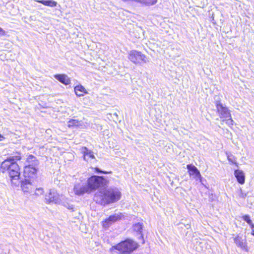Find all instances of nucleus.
Masks as SVG:
<instances>
[{"mask_svg": "<svg viewBox=\"0 0 254 254\" xmlns=\"http://www.w3.org/2000/svg\"><path fill=\"white\" fill-rule=\"evenodd\" d=\"M4 138L3 136L0 134V140H2Z\"/></svg>", "mask_w": 254, "mask_h": 254, "instance_id": "cd10ccee", "label": "nucleus"}, {"mask_svg": "<svg viewBox=\"0 0 254 254\" xmlns=\"http://www.w3.org/2000/svg\"><path fill=\"white\" fill-rule=\"evenodd\" d=\"M234 240L235 243L238 247L241 248L246 252H249V248L248 247L246 241L243 240L241 237H240L239 235H237L234 238Z\"/></svg>", "mask_w": 254, "mask_h": 254, "instance_id": "ddd939ff", "label": "nucleus"}, {"mask_svg": "<svg viewBox=\"0 0 254 254\" xmlns=\"http://www.w3.org/2000/svg\"><path fill=\"white\" fill-rule=\"evenodd\" d=\"M58 194L54 190H50L48 194L45 196V201L47 204L56 202L58 200Z\"/></svg>", "mask_w": 254, "mask_h": 254, "instance_id": "9b49d317", "label": "nucleus"}, {"mask_svg": "<svg viewBox=\"0 0 254 254\" xmlns=\"http://www.w3.org/2000/svg\"><path fill=\"white\" fill-rule=\"evenodd\" d=\"M36 1L43 5L51 7H56L57 5V2L53 0H37Z\"/></svg>", "mask_w": 254, "mask_h": 254, "instance_id": "a211bd4d", "label": "nucleus"}, {"mask_svg": "<svg viewBox=\"0 0 254 254\" xmlns=\"http://www.w3.org/2000/svg\"><path fill=\"white\" fill-rule=\"evenodd\" d=\"M138 248V244L130 239H126L110 249V252L117 250L119 254H130Z\"/></svg>", "mask_w": 254, "mask_h": 254, "instance_id": "20e7f679", "label": "nucleus"}, {"mask_svg": "<svg viewBox=\"0 0 254 254\" xmlns=\"http://www.w3.org/2000/svg\"><path fill=\"white\" fill-rule=\"evenodd\" d=\"M21 159V153L15 151L12 154V156L4 160L0 164V171L2 173H7L12 185H15L20 178V167L17 162L20 161Z\"/></svg>", "mask_w": 254, "mask_h": 254, "instance_id": "f257e3e1", "label": "nucleus"}, {"mask_svg": "<svg viewBox=\"0 0 254 254\" xmlns=\"http://www.w3.org/2000/svg\"><path fill=\"white\" fill-rule=\"evenodd\" d=\"M227 159L228 161L230 162L231 163L235 165L237 167L238 166V163L235 161V158L234 157L231 158L230 156H228Z\"/></svg>", "mask_w": 254, "mask_h": 254, "instance_id": "b1692460", "label": "nucleus"}, {"mask_svg": "<svg viewBox=\"0 0 254 254\" xmlns=\"http://www.w3.org/2000/svg\"><path fill=\"white\" fill-rule=\"evenodd\" d=\"M44 193V190L42 188H39L36 190L35 194L36 195H40L43 194Z\"/></svg>", "mask_w": 254, "mask_h": 254, "instance_id": "5701e85b", "label": "nucleus"}, {"mask_svg": "<svg viewBox=\"0 0 254 254\" xmlns=\"http://www.w3.org/2000/svg\"><path fill=\"white\" fill-rule=\"evenodd\" d=\"M132 230L134 232L139 234H141L143 230V223H136L132 225Z\"/></svg>", "mask_w": 254, "mask_h": 254, "instance_id": "6ab92c4d", "label": "nucleus"}, {"mask_svg": "<svg viewBox=\"0 0 254 254\" xmlns=\"http://www.w3.org/2000/svg\"><path fill=\"white\" fill-rule=\"evenodd\" d=\"M234 175L237 182L241 185H243L245 183V175L244 172L241 170H236L234 171Z\"/></svg>", "mask_w": 254, "mask_h": 254, "instance_id": "dca6fc26", "label": "nucleus"}, {"mask_svg": "<svg viewBox=\"0 0 254 254\" xmlns=\"http://www.w3.org/2000/svg\"><path fill=\"white\" fill-rule=\"evenodd\" d=\"M106 182L103 176H92L87 182L88 188L91 190H96Z\"/></svg>", "mask_w": 254, "mask_h": 254, "instance_id": "0eeeda50", "label": "nucleus"}, {"mask_svg": "<svg viewBox=\"0 0 254 254\" xmlns=\"http://www.w3.org/2000/svg\"><path fill=\"white\" fill-rule=\"evenodd\" d=\"M216 107L217 112L219 114L220 118L223 119L222 122L226 121L227 124L232 125L233 124V121L232 119L230 112L228 108L224 107L220 102L216 104Z\"/></svg>", "mask_w": 254, "mask_h": 254, "instance_id": "423d86ee", "label": "nucleus"}, {"mask_svg": "<svg viewBox=\"0 0 254 254\" xmlns=\"http://www.w3.org/2000/svg\"><path fill=\"white\" fill-rule=\"evenodd\" d=\"M31 181L24 179L21 184V189L25 192H30L34 189V187L32 184Z\"/></svg>", "mask_w": 254, "mask_h": 254, "instance_id": "f8f14e48", "label": "nucleus"}, {"mask_svg": "<svg viewBox=\"0 0 254 254\" xmlns=\"http://www.w3.org/2000/svg\"><path fill=\"white\" fill-rule=\"evenodd\" d=\"M54 77L59 82L65 85H68L71 83L70 78L66 74H57L54 75Z\"/></svg>", "mask_w": 254, "mask_h": 254, "instance_id": "4468645a", "label": "nucleus"}, {"mask_svg": "<svg viewBox=\"0 0 254 254\" xmlns=\"http://www.w3.org/2000/svg\"><path fill=\"white\" fill-rule=\"evenodd\" d=\"M74 91L77 97H80L88 94L86 88L81 84L77 85L74 87Z\"/></svg>", "mask_w": 254, "mask_h": 254, "instance_id": "2eb2a0df", "label": "nucleus"}, {"mask_svg": "<svg viewBox=\"0 0 254 254\" xmlns=\"http://www.w3.org/2000/svg\"><path fill=\"white\" fill-rule=\"evenodd\" d=\"M26 162L27 164L24 167V177L25 179L33 181L37 178L39 161L34 155L30 154L26 158Z\"/></svg>", "mask_w": 254, "mask_h": 254, "instance_id": "f03ea898", "label": "nucleus"}, {"mask_svg": "<svg viewBox=\"0 0 254 254\" xmlns=\"http://www.w3.org/2000/svg\"><path fill=\"white\" fill-rule=\"evenodd\" d=\"M128 59L136 65H141L147 62L146 56L141 52L137 50H131L128 54Z\"/></svg>", "mask_w": 254, "mask_h": 254, "instance_id": "39448f33", "label": "nucleus"}, {"mask_svg": "<svg viewBox=\"0 0 254 254\" xmlns=\"http://www.w3.org/2000/svg\"><path fill=\"white\" fill-rule=\"evenodd\" d=\"M123 0L124 1H136V2L137 1V0Z\"/></svg>", "mask_w": 254, "mask_h": 254, "instance_id": "bb28decb", "label": "nucleus"}, {"mask_svg": "<svg viewBox=\"0 0 254 254\" xmlns=\"http://www.w3.org/2000/svg\"><path fill=\"white\" fill-rule=\"evenodd\" d=\"M123 215L121 213L119 214L110 215L102 222V226L105 229L108 228L113 223L122 219Z\"/></svg>", "mask_w": 254, "mask_h": 254, "instance_id": "6e6552de", "label": "nucleus"}, {"mask_svg": "<svg viewBox=\"0 0 254 254\" xmlns=\"http://www.w3.org/2000/svg\"><path fill=\"white\" fill-rule=\"evenodd\" d=\"M242 219L244 221L246 222L248 224L251 223L252 222V220L251 219V217L248 215H244L242 216Z\"/></svg>", "mask_w": 254, "mask_h": 254, "instance_id": "412c9836", "label": "nucleus"}, {"mask_svg": "<svg viewBox=\"0 0 254 254\" xmlns=\"http://www.w3.org/2000/svg\"><path fill=\"white\" fill-rule=\"evenodd\" d=\"M188 172L190 176H193L195 179L201 180V175L198 169L193 165L188 164L187 165Z\"/></svg>", "mask_w": 254, "mask_h": 254, "instance_id": "1a4fd4ad", "label": "nucleus"}, {"mask_svg": "<svg viewBox=\"0 0 254 254\" xmlns=\"http://www.w3.org/2000/svg\"><path fill=\"white\" fill-rule=\"evenodd\" d=\"M249 225L252 230L251 234L254 236V224L253 223V221L251 222V223H249Z\"/></svg>", "mask_w": 254, "mask_h": 254, "instance_id": "393cba45", "label": "nucleus"}, {"mask_svg": "<svg viewBox=\"0 0 254 254\" xmlns=\"http://www.w3.org/2000/svg\"><path fill=\"white\" fill-rule=\"evenodd\" d=\"M82 157L84 160L88 162L90 160L94 159L95 157L92 150H89L86 146H82L81 148Z\"/></svg>", "mask_w": 254, "mask_h": 254, "instance_id": "9d476101", "label": "nucleus"}, {"mask_svg": "<svg viewBox=\"0 0 254 254\" xmlns=\"http://www.w3.org/2000/svg\"><path fill=\"white\" fill-rule=\"evenodd\" d=\"M94 170L96 172L101 173H103V174H112V172L111 171H102V170H101L99 168H98L97 167H95L94 169Z\"/></svg>", "mask_w": 254, "mask_h": 254, "instance_id": "4be33fe9", "label": "nucleus"}, {"mask_svg": "<svg viewBox=\"0 0 254 254\" xmlns=\"http://www.w3.org/2000/svg\"><path fill=\"white\" fill-rule=\"evenodd\" d=\"M121 196L122 193L119 190L112 188L100 191L97 196L102 205L115 203L120 200Z\"/></svg>", "mask_w": 254, "mask_h": 254, "instance_id": "7ed1b4c3", "label": "nucleus"}, {"mask_svg": "<svg viewBox=\"0 0 254 254\" xmlns=\"http://www.w3.org/2000/svg\"><path fill=\"white\" fill-rule=\"evenodd\" d=\"M158 0H137V2H140L145 5L150 6L156 4Z\"/></svg>", "mask_w": 254, "mask_h": 254, "instance_id": "aec40b11", "label": "nucleus"}, {"mask_svg": "<svg viewBox=\"0 0 254 254\" xmlns=\"http://www.w3.org/2000/svg\"><path fill=\"white\" fill-rule=\"evenodd\" d=\"M5 34V31L2 29L0 27V36H3V35H4Z\"/></svg>", "mask_w": 254, "mask_h": 254, "instance_id": "a878e982", "label": "nucleus"}, {"mask_svg": "<svg viewBox=\"0 0 254 254\" xmlns=\"http://www.w3.org/2000/svg\"><path fill=\"white\" fill-rule=\"evenodd\" d=\"M82 126V121L76 119H70L67 122V127L70 128L79 127Z\"/></svg>", "mask_w": 254, "mask_h": 254, "instance_id": "f3484780", "label": "nucleus"}]
</instances>
